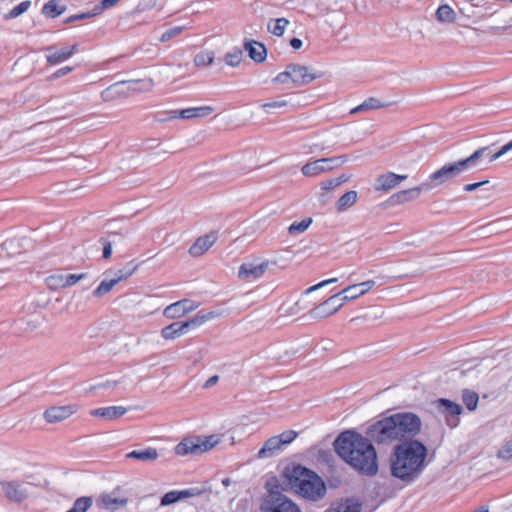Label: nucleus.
I'll use <instances>...</instances> for the list:
<instances>
[{
  "label": "nucleus",
  "mask_w": 512,
  "mask_h": 512,
  "mask_svg": "<svg viewBox=\"0 0 512 512\" xmlns=\"http://www.w3.org/2000/svg\"><path fill=\"white\" fill-rule=\"evenodd\" d=\"M221 313L218 311H199L194 317L187 321H177L179 323L180 331L182 335L186 334L191 328L198 327L205 322L220 317Z\"/></svg>",
  "instance_id": "nucleus-14"
},
{
  "label": "nucleus",
  "mask_w": 512,
  "mask_h": 512,
  "mask_svg": "<svg viewBox=\"0 0 512 512\" xmlns=\"http://www.w3.org/2000/svg\"><path fill=\"white\" fill-rule=\"evenodd\" d=\"M488 150L489 147H481L465 159H460L458 161L445 164L429 176V181L425 182V189L431 190L439 187L458 177L463 172L477 166L479 160L486 154Z\"/></svg>",
  "instance_id": "nucleus-4"
},
{
  "label": "nucleus",
  "mask_w": 512,
  "mask_h": 512,
  "mask_svg": "<svg viewBox=\"0 0 512 512\" xmlns=\"http://www.w3.org/2000/svg\"><path fill=\"white\" fill-rule=\"evenodd\" d=\"M281 439L277 436H273L269 438L265 443L264 446L259 450L258 457L259 458H266L272 455V452L281 448Z\"/></svg>",
  "instance_id": "nucleus-31"
},
{
  "label": "nucleus",
  "mask_w": 512,
  "mask_h": 512,
  "mask_svg": "<svg viewBox=\"0 0 512 512\" xmlns=\"http://www.w3.org/2000/svg\"><path fill=\"white\" fill-rule=\"evenodd\" d=\"M375 286L374 280L353 284L328 298L315 307L311 314L315 318H325L337 312L347 301L355 300Z\"/></svg>",
  "instance_id": "nucleus-5"
},
{
  "label": "nucleus",
  "mask_w": 512,
  "mask_h": 512,
  "mask_svg": "<svg viewBox=\"0 0 512 512\" xmlns=\"http://www.w3.org/2000/svg\"><path fill=\"white\" fill-rule=\"evenodd\" d=\"M221 313L218 311H199L194 317L187 321H177L179 323L180 331L182 335L186 334L191 328L198 327L205 322L220 317Z\"/></svg>",
  "instance_id": "nucleus-15"
},
{
  "label": "nucleus",
  "mask_w": 512,
  "mask_h": 512,
  "mask_svg": "<svg viewBox=\"0 0 512 512\" xmlns=\"http://www.w3.org/2000/svg\"><path fill=\"white\" fill-rule=\"evenodd\" d=\"M320 186L323 190H332L339 187V182H337L335 178L327 179L322 181Z\"/></svg>",
  "instance_id": "nucleus-59"
},
{
  "label": "nucleus",
  "mask_w": 512,
  "mask_h": 512,
  "mask_svg": "<svg viewBox=\"0 0 512 512\" xmlns=\"http://www.w3.org/2000/svg\"><path fill=\"white\" fill-rule=\"evenodd\" d=\"M94 16H96V13L92 10L91 12H84V13L72 15V16L68 17L64 22L72 23L74 21L89 19Z\"/></svg>",
  "instance_id": "nucleus-51"
},
{
  "label": "nucleus",
  "mask_w": 512,
  "mask_h": 512,
  "mask_svg": "<svg viewBox=\"0 0 512 512\" xmlns=\"http://www.w3.org/2000/svg\"><path fill=\"white\" fill-rule=\"evenodd\" d=\"M175 453L181 456L201 453L200 439H184L175 447Z\"/></svg>",
  "instance_id": "nucleus-27"
},
{
  "label": "nucleus",
  "mask_w": 512,
  "mask_h": 512,
  "mask_svg": "<svg viewBox=\"0 0 512 512\" xmlns=\"http://www.w3.org/2000/svg\"><path fill=\"white\" fill-rule=\"evenodd\" d=\"M272 81L277 84H287L291 82L290 71L288 69V66L286 67V70L284 72L279 73L276 77L273 78Z\"/></svg>",
  "instance_id": "nucleus-54"
},
{
  "label": "nucleus",
  "mask_w": 512,
  "mask_h": 512,
  "mask_svg": "<svg viewBox=\"0 0 512 512\" xmlns=\"http://www.w3.org/2000/svg\"><path fill=\"white\" fill-rule=\"evenodd\" d=\"M126 412L127 409L123 406H109L93 409L90 411V415L111 421L122 417Z\"/></svg>",
  "instance_id": "nucleus-17"
},
{
  "label": "nucleus",
  "mask_w": 512,
  "mask_h": 512,
  "mask_svg": "<svg viewBox=\"0 0 512 512\" xmlns=\"http://www.w3.org/2000/svg\"><path fill=\"white\" fill-rule=\"evenodd\" d=\"M271 262L268 260L262 262L243 263L238 270V277L242 280H255L264 275Z\"/></svg>",
  "instance_id": "nucleus-11"
},
{
  "label": "nucleus",
  "mask_w": 512,
  "mask_h": 512,
  "mask_svg": "<svg viewBox=\"0 0 512 512\" xmlns=\"http://www.w3.org/2000/svg\"><path fill=\"white\" fill-rule=\"evenodd\" d=\"M218 380H219V376H218V375H214V376L210 377V378L206 381V383H205L204 387H205V388L212 387V386H214V385L218 382Z\"/></svg>",
  "instance_id": "nucleus-63"
},
{
  "label": "nucleus",
  "mask_w": 512,
  "mask_h": 512,
  "mask_svg": "<svg viewBox=\"0 0 512 512\" xmlns=\"http://www.w3.org/2000/svg\"><path fill=\"white\" fill-rule=\"evenodd\" d=\"M290 45L292 46V48L294 49H300L302 47V40L299 39V38H292L290 40Z\"/></svg>",
  "instance_id": "nucleus-64"
},
{
  "label": "nucleus",
  "mask_w": 512,
  "mask_h": 512,
  "mask_svg": "<svg viewBox=\"0 0 512 512\" xmlns=\"http://www.w3.org/2000/svg\"><path fill=\"white\" fill-rule=\"evenodd\" d=\"M337 280H338L337 278H331V279L324 280V281H322V282H320V283H318L316 285H313V286L309 287L308 289H306L304 291V293L305 294H309V293H311L313 291H316V290H318V289H320V288H322V287H324V286H326L328 284L335 283V282H337Z\"/></svg>",
  "instance_id": "nucleus-57"
},
{
  "label": "nucleus",
  "mask_w": 512,
  "mask_h": 512,
  "mask_svg": "<svg viewBox=\"0 0 512 512\" xmlns=\"http://www.w3.org/2000/svg\"><path fill=\"white\" fill-rule=\"evenodd\" d=\"M435 17L442 24L455 23L457 19L456 12L448 4L440 5L435 12Z\"/></svg>",
  "instance_id": "nucleus-28"
},
{
  "label": "nucleus",
  "mask_w": 512,
  "mask_h": 512,
  "mask_svg": "<svg viewBox=\"0 0 512 512\" xmlns=\"http://www.w3.org/2000/svg\"><path fill=\"white\" fill-rule=\"evenodd\" d=\"M297 436V433L293 430L285 431L282 434H280L278 437L281 439V445L289 444L291 443Z\"/></svg>",
  "instance_id": "nucleus-55"
},
{
  "label": "nucleus",
  "mask_w": 512,
  "mask_h": 512,
  "mask_svg": "<svg viewBox=\"0 0 512 512\" xmlns=\"http://www.w3.org/2000/svg\"><path fill=\"white\" fill-rule=\"evenodd\" d=\"M358 200V193L355 190L345 192L335 203V209L338 213H344L353 207Z\"/></svg>",
  "instance_id": "nucleus-26"
},
{
  "label": "nucleus",
  "mask_w": 512,
  "mask_h": 512,
  "mask_svg": "<svg viewBox=\"0 0 512 512\" xmlns=\"http://www.w3.org/2000/svg\"><path fill=\"white\" fill-rule=\"evenodd\" d=\"M242 61V51L239 48H235L225 55V62L227 65L235 67L238 66Z\"/></svg>",
  "instance_id": "nucleus-40"
},
{
  "label": "nucleus",
  "mask_w": 512,
  "mask_h": 512,
  "mask_svg": "<svg viewBox=\"0 0 512 512\" xmlns=\"http://www.w3.org/2000/svg\"><path fill=\"white\" fill-rule=\"evenodd\" d=\"M362 504L353 498L333 503L325 512H361Z\"/></svg>",
  "instance_id": "nucleus-23"
},
{
  "label": "nucleus",
  "mask_w": 512,
  "mask_h": 512,
  "mask_svg": "<svg viewBox=\"0 0 512 512\" xmlns=\"http://www.w3.org/2000/svg\"><path fill=\"white\" fill-rule=\"evenodd\" d=\"M161 335L166 340H172V339L182 336V333H181L180 327H179V323L173 322L172 324L164 327L161 330Z\"/></svg>",
  "instance_id": "nucleus-37"
},
{
  "label": "nucleus",
  "mask_w": 512,
  "mask_h": 512,
  "mask_svg": "<svg viewBox=\"0 0 512 512\" xmlns=\"http://www.w3.org/2000/svg\"><path fill=\"white\" fill-rule=\"evenodd\" d=\"M214 61L213 52L203 51L198 53L194 58V63L196 66H207L211 65Z\"/></svg>",
  "instance_id": "nucleus-39"
},
{
  "label": "nucleus",
  "mask_w": 512,
  "mask_h": 512,
  "mask_svg": "<svg viewBox=\"0 0 512 512\" xmlns=\"http://www.w3.org/2000/svg\"><path fill=\"white\" fill-rule=\"evenodd\" d=\"M51 126V121H38L34 123V134H43L46 132V128Z\"/></svg>",
  "instance_id": "nucleus-58"
},
{
  "label": "nucleus",
  "mask_w": 512,
  "mask_h": 512,
  "mask_svg": "<svg viewBox=\"0 0 512 512\" xmlns=\"http://www.w3.org/2000/svg\"><path fill=\"white\" fill-rule=\"evenodd\" d=\"M291 82L297 86L307 85L317 77L316 74L309 72L308 67L299 64H289Z\"/></svg>",
  "instance_id": "nucleus-16"
},
{
  "label": "nucleus",
  "mask_w": 512,
  "mask_h": 512,
  "mask_svg": "<svg viewBox=\"0 0 512 512\" xmlns=\"http://www.w3.org/2000/svg\"><path fill=\"white\" fill-rule=\"evenodd\" d=\"M509 151H512V140L509 141L507 144L503 145L496 153L492 154L490 156V162L499 159L501 156L508 153Z\"/></svg>",
  "instance_id": "nucleus-52"
},
{
  "label": "nucleus",
  "mask_w": 512,
  "mask_h": 512,
  "mask_svg": "<svg viewBox=\"0 0 512 512\" xmlns=\"http://www.w3.org/2000/svg\"><path fill=\"white\" fill-rule=\"evenodd\" d=\"M112 254V245L110 242H107L104 244V247H103V257L105 259H108Z\"/></svg>",
  "instance_id": "nucleus-62"
},
{
  "label": "nucleus",
  "mask_w": 512,
  "mask_h": 512,
  "mask_svg": "<svg viewBox=\"0 0 512 512\" xmlns=\"http://www.w3.org/2000/svg\"><path fill=\"white\" fill-rule=\"evenodd\" d=\"M218 443V439L215 436L206 437L204 440H200L201 453L212 449Z\"/></svg>",
  "instance_id": "nucleus-48"
},
{
  "label": "nucleus",
  "mask_w": 512,
  "mask_h": 512,
  "mask_svg": "<svg viewBox=\"0 0 512 512\" xmlns=\"http://www.w3.org/2000/svg\"><path fill=\"white\" fill-rule=\"evenodd\" d=\"M137 269V265H134L132 262L123 267L122 269H119L115 273L114 279L117 280V283L126 280L129 278Z\"/></svg>",
  "instance_id": "nucleus-38"
},
{
  "label": "nucleus",
  "mask_w": 512,
  "mask_h": 512,
  "mask_svg": "<svg viewBox=\"0 0 512 512\" xmlns=\"http://www.w3.org/2000/svg\"><path fill=\"white\" fill-rule=\"evenodd\" d=\"M264 512H301L286 496L270 493L265 501Z\"/></svg>",
  "instance_id": "nucleus-8"
},
{
  "label": "nucleus",
  "mask_w": 512,
  "mask_h": 512,
  "mask_svg": "<svg viewBox=\"0 0 512 512\" xmlns=\"http://www.w3.org/2000/svg\"><path fill=\"white\" fill-rule=\"evenodd\" d=\"M216 241L214 234H208L199 237L195 243L190 247L189 253L193 257H199L203 255Z\"/></svg>",
  "instance_id": "nucleus-19"
},
{
  "label": "nucleus",
  "mask_w": 512,
  "mask_h": 512,
  "mask_svg": "<svg viewBox=\"0 0 512 512\" xmlns=\"http://www.w3.org/2000/svg\"><path fill=\"white\" fill-rule=\"evenodd\" d=\"M86 277L85 273L80 274H64V287H71Z\"/></svg>",
  "instance_id": "nucleus-46"
},
{
  "label": "nucleus",
  "mask_w": 512,
  "mask_h": 512,
  "mask_svg": "<svg viewBox=\"0 0 512 512\" xmlns=\"http://www.w3.org/2000/svg\"><path fill=\"white\" fill-rule=\"evenodd\" d=\"M179 110L160 111L156 114L155 120L159 123L180 119L178 115Z\"/></svg>",
  "instance_id": "nucleus-43"
},
{
  "label": "nucleus",
  "mask_w": 512,
  "mask_h": 512,
  "mask_svg": "<svg viewBox=\"0 0 512 512\" xmlns=\"http://www.w3.org/2000/svg\"><path fill=\"white\" fill-rule=\"evenodd\" d=\"M497 457L501 460L508 461L512 459V439L505 441L497 451Z\"/></svg>",
  "instance_id": "nucleus-42"
},
{
  "label": "nucleus",
  "mask_w": 512,
  "mask_h": 512,
  "mask_svg": "<svg viewBox=\"0 0 512 512\" xmlns=\"http://www.w3.org/2000/svg\"><path fill=\"white\" fill-rule=\"evenodd\" d=\"M495 25L489 27L488 31L492 34H498L512 28V9L504 10L495 19Z\"/></svg>",
  "instance_id": "nucleus-18"
},
{
  "label": "nucleus",
  "mask_w": 512,
  "mask_h": 512,
  "mask_svg": "<svg viewBox=\"0 0 512 512\" xmlns=\"http://www.w3.org/2000/svg\"><path fill=\"white\" fill-rule=\"evenodd\" d=\"M334 169V166H329L326 164V160L324 158L315 160L313 162L305 164L301 168V172L304 176L313 177L317 176L323 172H327Z\"/></svg>",
  "instance_id": "nucleus-20"
},
{
  "label": "nucleus",
  "mask_w": 512,
  "mask_h": 512,
  "mask_svg": "<svg viewBox=\"0 0 512 512\" xmlns=\"http://www.w3.org/2000/svg\"><path fill=\"white\" fill-rule=\"evenodd\" d=\"M368 435L354 431L342 432L334 441L336 453L358 473L375 476L378 473V458Z\"/></svg>",
  "instance_id": "nucleus-2"
},
{
  "label": "nucleus",
  "mask_w": 512,
  "mask_h": 512,
  "mask_svg": "<svg viewBox=\"0 0 512 512\" xmlns=\"http://www.w3.org/2000/svg\"><path fill=\"white\" fill-rule=\"evenodd\" d=\"M128 458L138 459L144 462H154L158 459L159 454L155 448H147L145 450H133L127 454Z\"/></svg>",
  "instance_id": "nucleus-30"
},
{
  "label": "nucleus",
  "mask_w": 512,
  "mask_h": 512,
  "mask_svg": "<svg viewBox=\"0 0 512 512\" xmlns=\"http://www.w3.org/2000/svg\"><path fill=\"white\" fill-rule=\"evenodd\" d=\"M179 500H180L179 491H170L162 496L160 504H161V506H168V505L176 503Z\"/></svg>",
  "instance_id": "nucleus-45"
},
{
  "label": "nucleus",
  "mask_w": 512,
  "mask_h": 512,
  "mask_svg": "<svg viewBox=\"0 0 512 512\" xmlns=\"http://www.w3.org/2000/svg\"><path fill=\"white\" fill-rule=\"evenodd\" d=\"M420 418L411 412L395 413L371 424L366 433L378 445L397 443L389 457L391 475L411 484L426 467L427 447L413 439L421 430Z\"/></svg>",
  "instance_id": "nucleus-1"
},
{
  "label": "nucleus",
  "mask_w": 512,
  "mask_h": 512,
  "mask_svg": "<svg viewBox=\"0 0 512 512\" xmlns=\"http://www.w3.org/2000/svg\"><path fill=\"white\" fill-rule=\"evenodd\" d=\"M462 401L469 411H474L477 408L479 397L478 394L473 391L464 390L462 394Z\"/></svg>",
  "instance_id": "nucleus-35"
},
{
  "label": "nucleus",
  "mask_w": 512,
  "mask_h": 512,
  "mask_svg": "<svg viewBox=\"0 0 512 512\" xmlns=\"http://www.w3.org/2000/svg\"><path fill=\"white\" fill-rule=\"evenodd\" d=\"M435 405L439 413L444 416L449 427L455 428L459 425L460 415L463 411L461 405L445 398L438 399Z\"/></svg>",
  "instance_id": "nucleus-7"
},
{
  "label": "nucleus",
  "mask_w": 512,
  "mask_h": 512,
  "mask_svg": "<svg viewBox=\"0 0 512 512\" xmlns=\"http://www.w3.org/2000/svg\"><path fill=\"white\" fill-rule=\"evenodd\" d=\"M46 60L50 65H58L71 58L77 51L78 45L60 47L58 45L47 46L44 49Z\"/></svg>",
  "instance_id": "nucleus-9"
},
{
  "label": "nucleus",
  "mask_w": 512,
  "mask_h": 512,
  "mask_svg": "<svg viewBox=\"0 0 512 512\" xmlns=\"http://www.w3.org/2000/svg\"><path fill=\"white\" fill-rule=\"evenodd\" d=\"M423 190H426L425 183H422L419 186H416V187H413V188H410L407 190L399 191V192L395 193L391 197V199L395 203H398V204L414 201L420 196V194L422 193Z\"/></svg>",
  "instance_id": "nucleus-22"
},
{
  "label": "nucleus",
  "mask_w": 512,
  "mask_h": 512,
  "mask_svg": "<svg viewBox=\"0 0 512 512\" xmlns=\"http://www.w3.org/2000/svg\"><path fill=\"white\" fill-rule=\"evenodd\" d=\"M213 111L214 108L211 106L190 107L179 110L178 115L180 116V119L190 120L207 117L212 114Z\"/></svg>",
  "instance_id": "nucleus-24"
},
{
  "label": "nucleus",
  "mask_w": 512,
  "mask_h": 512,
  "mask_svg": "<svg viewBox=\"0 0 512 512\" xmlns=\"http://www.w3.org/2000/svg\"><path fill=\"white\" fill-rule=\"evenodd\" d=\"M386 106V104L381 103L378 99L370 97L357 107L353 108L351 110V114H355L364 110L378 109Z\"/></svg>",
  "instance_id": "nucleus-32"
},
{
  "label": "nucleus",
  "mask_w": 512,
  "mask_h": 512,
  "mask_svg": "<svg viewBox=\"0 0 512 512\" xmlns=\"http://www.w3.org/2000/svg\"><path fill=\"white\" fill-rule=\"evenodd\" d=\"M285 106H287V101L284 100V99H279V100H275V101H271V102H266V103L261 105V108H263V109H267V108L276 109V108H282V107H285Z\"/></svg>",
  "instance_id": "nucleus-56"
},
{
  "label": "nucleus",
  "mask_w": 512,
  "mask_h": 512,
  "mask_svg": "<svg viewBox=\"0 0 512 512\" xmlns=\"http://www.w3.org/2000/svg\"><path fill=\"white\" fill-rule=\"evenodd\" d=\"M0 488L3 495L14 503H21L29 496V483L18 480L0 481Z\"/></svg>",
  "instance_id": "nucleus-6"
},
{
  "label": "nucleus",
  "mask_w": 512,
  "mask_h": 512,
  "mask_svg": "<svg viewBox=\"0 0 512 512\" xmlns=\"http://www.w3.org/2000/svg\"><path fill=\"white\" fill-rule=\"evenodd\" d=\"M488 182H489L488 180H485V181H481V182L466 184L463 186V190L465 192H472V191H475L476 189H478L479 187L487 184Z\"/></svg>",
  "instance_id": "nucleus-61"
},
{
  "label": "nucleus",
  "mask_w": 512,
  "mask_h": 512,
  "mask_svg": "<svg viewBox=\"0 0 512 512\" xmlns=\"http://www.w3.org/2000/svg\"><path fill=\"white\" fill-rule=\"evenodd\" d=\"M184 30L183 26H176L166 30L160 37L159 41L162 43L169 42L173 38L179 36Z\"/></svg>",
  "instance_id": "nucleus-44"
},
{
  "label": "nucleus",
  "mask_w": 512,
  "mask_h": 512,
  "mask_svg": "<svg viewBox=\"0 0 512 512\" xmlns=\"http://www.w3.org/2000/svg\"><path fill=\"white\" fill-rule=\"evenodd\" d=\"M45 283L49 289L54 291L64 289V274H52L45 279Z\"/></svg>",
  "instance_id": "nucleus-34"
},
{
  "label": "nucleus",
  "mask_w": 512,
  "mask_h": 512,
  "mask_svg": "<svg viewBox=\"0 0 512 512\" xmlns=\"http://www.w3.org/2000/svg\"><path fill=\"white\" fill-rule=\"evenodd\" d=\"M287 477L291 487L305 499L317 501L326 493V485L321 477L305 467H294Z\"/></svg>",
  "instance_id": "nucleus-3"
},
{
  "label": "nucleus",
  "mask_w": 512,
  "mask_h": 512,
  "mask_svg": "<svg viewBox=\"0 0 512 512\" xmlns=\"http://www.w3.org/2000/svg\"><path fill=\"white\" fill-rule=\"evenodd\" d=\"M73 70H74V67H72V66H65V67H62V68L58 69L57 71H55L53 74H51V75L48 77V80H49V81H53V80H55V79H58V78L64 77V76H66L67 74L71 73Z\"/></svg>",
  "instance_id": "nucleus-50"
},
{
  "label": "nucleus",
  "mask_w": 512,
  "mask_h": 512,
  "mask_svg": "<svg viewBox=\"0 0 512 512\" xmlns=\"http://www.w3.org/2000/svg\"><path fill=\"white\" fill-rule=\"evenodd\" d=\"M78 409L77 404L51 406L45 410L43 417L48 423L55 424L70 418Z\"/></svg>",
  "instance_id": "nucleus-10"
},
{
  "label": "nucleus",
  "mask_w": 512,
  "mask_h": 512,
  "mask_svg": "<svg viewBox=\"0 0 512 512\" xmlns=\"http://www.w3.org/2000/svg\"><path fill=\"white\" fill-rule=\"evenodd\" d=\"M30 7V1H23L14 7L8 14L9 18H15L26 12Z\"/></svg>",
  "instance_id": "nucleus-47"
},
{
  "label": "nucleus",
  "mask_w": 512,
  "mask_h": 512,
  "mask_svg": "<svg viewBox=\"0 0 512 512\" xmlns=\"http://www.w3.org/2000/svg\"><path fill=\"white\" fill-rule=\"evenodd\" d=\"M100 502L106 510L114 512L120 508H124L128 503V499L124 497H117L115 496V493L112 492L101 495Z\"/></svg>",
  "instance_id": "nucleus-25"
},
{
  "label": "nucleus",
  "mask_w": 512,
  "mask_h": 512,
  "mask_svg": "<svg viewBox=\"0 0 512 512\" xmlns=\"http://www.w3.org/2000/svg\"><path fill=\"white\" fill-rule=\"evenodd\" d=\"M200 493H201V491L197 488H190V489L179 491L180 499L194 497V496L200 495Z\"/></svg>",
  "instance_id": "nucleus-60"
},
{
  "label": "nucleus",
  "mask_w": 512,
  "mask_h": 512,
  "mask_svg": "<svg viewBox=\"0 0 512 512\" xmlns=\"http://www.w3.org/2000/svg\"><path fill=\"white\" fill-rule=\"evenodd\" d=\"M407 175H400L393 172H386L376 177L374 189L378 192H388L407 179Z\"/></svg>",
  "instance_id": "nucleus-12"
},
{
  "label": "nucleus",
  "mask_w": 512,
  "mask_h": 512,
  "mask_svg": "<svg viewBox=\"0 0 512 512\" xmlns=\"http://www.w3.org/2000/svg\"><path fill=\"white\" fill-rule=\"evenodd\" d=\"M198 306L199 304L192 300L183 299L167 306L164 310V315L170 319L180 318L194 311Z\"/></svg>",
  "instance_id": "nucleus-13"
},
{
  "label": "nucleus",
  "mask_w": 512,
  "mask_h": 512,
  "mask_svg": "<svg viewBox=\"0 0 512 512\" xmlns=\"http://www.w3.org/2000/svg\"><path fill=\"white\" fill-rule=\"evenodd\" d=\"M66 5L62 0H49L42 8V13L49 18H56L66 11Z\"/></svg>",
  "instance_id": "nucleus-29"
},
{
  "label": "nucleus",
  "mask_w": 512,
  "mask_h": 512,
  "mask_svg": "<svg viewBox=\"0 0 512 512\" xmlns=\"http://www.w3.org/2000/svg\"><path fill=\"white\" fill-rule=\"evenodd\" d=\"M311 223H312L311 218H306L300 222H295L289 226L288 232L292 235L297 234V233H303L308 229V227L311 225Z\"/></svg>",
  "instance_id": "nucleus-41"
},
{
  "label": "nucleus",
  "mask_w": 512,
  "mask_h": 512,
  "mask_svg": "<svg viewBox=\"0 0 512 512\" xmlns=\"http://www.w3.org/2000/svg\"><path fill=\"white\" fill-rule=\"evenodd\" d=\"M118 2V0H102L93 11L96 13V15L101 14L105 9H108L115 5Z\"/></svg>",
  "instance_id": "nucleus-53"
},
{
  "label": "nucleus",
  "mask_w": 512,
  "mask_h": 512,
  "mask_svg": "<svg viewBox=\"0 0 512 512\" xmlns=\"http://www.w3.org/2000/svg\"><path fill=\"white\" fill-rule=\"evenodd\" d=\"M117 280L114 278L110 280H103L99 286L93 291V296L96 298H100L105 294L109 293L115 285H117Z\"/></svg>",
  "instance_id": "nucleus-36"
},
{
  "label": "nucleus",
  "mask_w": 512,
  "mask_h": 512,
  "mask_svg": "<svg viewBox=\"0 0 512 512\" xmlns=\"http://www.w3.org/2000/svg\"><path fill=\"white\" fill-rule=\"evenodd\" d=\"M244 49L248 52L249 57L257 63H261L266 59V47L260 42L253 40L246 41L244 43Z\"/></svg>",
  "instance_id": "nucleus-21"
},
{
  "label": "nucleus",
  "mask_w": 512,
  "mask_h": 512,
  "mask_svg": "<svg viewBox=\"0 0 512 512\" xmlns=\"http://www.w3.org/2000/svg\"><path fill=\"white\" fill-rule=\"evenodd\" d=\"M326 160V164L329 166H334V168L342 166L344 163L348 161L347 155H341L336 157L324 158Z\"/></svg>",
  "instance_id": "nucleus-49"
},
{
  "label": "nucleus",
  "mask_w": 512,
  "mask_h": 512,
  "mask_svg": "<svg viewBox=\"0 0 512 512\" xmlns=\"http://www.w3.org/2000/svg\"><path fill=\"white\" fill-rule=\"evenodd\" d=\"M271 24L272 21L267 25L268 31L275 36L281 37L284 34L285 28L289 24V20L286 18H278L274 21L273 26Z\"/></svg>",
  "instance_id": "nucleus-33"
}]
</instances>
